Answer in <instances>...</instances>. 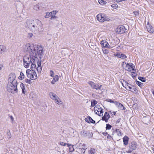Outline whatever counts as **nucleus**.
Wrapping results in <instances>:
<instances>
[{
  "label": "nucleus",
  "instance_id": "f257e3e1",
  "mask_svg": "<svg viewBox=\"0 0 154 154\" xmlns=\"http://www.w3.org/2000/svg\"><path fill=\"white\" fill-rule=\"evenodd\" d=\"M23 50L29 53V54L26 55L23 57V64L24 67L28 68L31 65L32 69H35L36 66L35 63L36 62L34 60L38 57L41 59L43 57V48L40 45L28 43L24 46Z\"/></svg>",
  "mask_w": 154,
  "mask_h": 154
},
{
  "label": "nucleus",
  "instance_id": "f03ea898",
  "mask_svg": "<svg viewBox=\"0 0 154 154\" xmlns=\"http://www.w3.org/2000/svg\"><path fill=\"white\" fill-rule=\"evenodd\" d=\"M26 24L28 28L35 34H38L43 30L42 24L41 21L38 20H28Z\"/></svg>",
  "mask_w": 154,
  "mask_h": 154
},
{
  "label": "nucleus",
  "instance_id": "7ed1b4c3",
  "mask_svg": "<svg viewBox=\"0 0 154 154\" xmlns=\"http://www.w3.org/2000/svg\"><path fill=\"white\" fill-rule=\"evenodd\" d=\"M17 83L8 82L7 87V90L9 93L12 94L16 93L17 92Z\"/></svg>",
  "mask_w": 154,
  "mask_h": 154
},
{
  "label": "nucleus",
  "instance_id": "20e7f679",
  "mask_svg": "<svg viewBox=\"0 0 154 154\" xmlns=\"http://www.w3.org/2000/svg\"><path fill=\"white\" fill-rule=\"evenodd\" d=\"M122 84L123 86L125 87L127 90L130 91L135 94H137V90L135 87L126 81H123Z\"/></svg>",
  "mask_w": 154,
  "mask_h": 154
},
{
  "label": "nucleus",
  "instance_id": "39448f33",
  "mask_svg": "<svg viewBox=\"0 0 154 154\" xmlns=\"http://www.w3.org/2000/svg\"><path fill=\"white\" fill-rule=\"evenodd\" d=\"M31 70L28 69L26 71L27 76L32 80H34L37 78V76L35 72L34 69Z\"/></svg>",
  "mask_w": 154,
  "mask_h": 154
},
{
  "label": "nucleus",
  "instance_id": "423d86ee",
  "mask_svg": "<svg viewBox=\"0 0 154 154\" xmlns=\"http://www.w3.org/2000/svg\"><path fill=\"white\" fill-rule=\"evenodd\" d=\"M49 95L51 99L54 100L56 103L59 105H60L62 104V101L60 100L58 96L54 93L51 92L49 93Z\"/></svg>",
  "mask_w": 154,
  "mask_h": 154
},
{
  "label": "nucleus",
  "instance_id": "0eeeda50",
  "mask_svg": "<svg viewBox=\"0 0 154 154\" xmlns=\"http://www.w3.org/2000/svg\"><path fill=\"white\" fill-rule=\"evenodd\" d=\"M97 20L101 22H103L105 21H108L109 18L104 14H100L97 16Z\"/></svg>",
  "mask_w": 154,
  "mask_h": 154
},
{
  "label": "nucleus",
  "instance_id": "6e6552de",
  "mask_svg": "<svg viewBox=\"0 0 154 154\" xmlns=\"http://www.w3.org/2000/svg\"><path fill=\"white\" fill-rule=\"evenodd\" d=\"M88 84L91 86L92 89L96 90H100L102 87V85L100 84L95 83L92 81H89L88 82Z\"/></svg>",
  "mask_w": 154,
  "mask_h": 154
},
{
  "label": "nucleus",
  "instance_id": "1a4fd4ad",
  "mask_svg": "<svg viewBox=\"0 0 154 154\" xmlns=\"http://www.w3.org/2000/svg\"><path fill=\"white\" fill-rule=\"evenodd\" d=\"M94 111L95 113L98 115L100 116L103 115V111L101 107H100L98 105H97L94 107Z\"/></svg>",
  "mask_w": 154,
  "mask_h": 154
},
{
  "label": "nucleus",
  "instance_id": "9d476101",
  "mask_svg": "<svg viewBox=\"0 0 154 154\" xmlns=\"http://www.w3.org/2000/svg\"><path fill=\"white\" fill-rule=\"evenodd\" d=\"M137 147V145L136 143L134 141H132L129 144V149L126 152L128 153H131L134 150H135Z\"/></svg>",
  "mask_w": 154,
  "mask_h": 154
},
{
  "label": "nucleus",
  "instance_id": "9b49d317",
  "mask_svg": "<svg viewBox=\"0 0 154 154\" xmlns=\"http://www.w3.org/2000/svg\"><path fill=\"white\" fill-rule=\"evenodd\" d=\"M38 58V57L37 58H35V60H35L36 62V63H35L36 66V68L35 69H36L38 72H40L42 70L41 63V61L39 60Z\"/></svg>",
  "mask_w": 154,
  "mask_h": 154
},
{
  "label": "nucleus",
  "instance_id": "f8f14e48",
  "mask_svg": "<svg viewBox=\"0 0 154 154\" xmlns=\"http://www.w3.org/2000/svg\"><path fill=\"white\" fill-rule=\"evenodd\" d=\"M16 75L14 73H11L9 74L8 76V82L14 83V82L17 83L16 80L15 79Z\"/></svg>",
  "mask_w": 154,
  "mask_h": 154
},
{
  "label": "nucleus",
  "instance_id": "ddd939ff",
  "mask_svg": "<svg viewBox=\"0 0 154 154\" xmlns=\"http://www.w3.org/2000/svg\"><path fill=\"white\" fill-rule=\"evenodd\" d=\"M116 32L119 34H122L125 32L126 29L125 27L122 25L119 26L116 29Z\"/></svg>",
  "mask_w": 154,
  "mask_h": 154
},
{
  "label": "nucleus",
  "instance_id": "4468645a",
  "mask_svg": "<svg viewBox=\"0 0 154 154\" xmlns=\"http://www.w3.org/2000/svg\"><path fill=\"white\" fill-rule=\"evenodd\" d=\"M126 69L129 71H133L134 68L133 64L132 63H127L126 66Z\"/></svg>",
  "mask_w": 154,
  "mask_h": 154
},
{
  "label": "nucleus",
  "instance_id": "2eb2a0df",
  "mask_svg": "<svg viewBox=\"0 0 154 154\" xmlns=\"http://www.w3.org/2000/svg\"><path fill=\"white\" fill-rule=\"evenodd\" d=\"M100 44L102 47H103L106 48H112V47L109 46L108 42L105 40H102L101 41Z\"/></svg>",
  "mask_w": 154,
  "mask_h": 154
},
{
  "label": "nucleus",
  "instance_id": "dca6fc26",
  "mask_svg": "<svg viewBox=\"0 0 154 154\" xmlns=\"http://www.w3.org/2000/svg\"><path fill=\"white\" fill-rule=\"evenodd\" d=\"M109 117L110 116L109 113L107 112H105L104 116L102 117V120L105 121L106 122H108V120L109 118Z\"/></svg>",
  "mask_w": 154,
  "mask_h": 154
},
{
  "label": "nucleus",
  "instance_id": "f3484780",
  "mask_svg": "<svg viewBox=\"0 0 154 154\" xmlns=\"http://www.w3.org/2000/svg\"><path fill=\"white\" fill-rule=\"evenodd\" d=\"M115 56H116L118 58H120L122 59H124L127 58V56L124 54L118 53L114 54Z\"/></svg>",
  "mask_w": 154,
  "mask_h": 154
},
{
  "label": "nucleus",
  "instance_id": "a211bd4d",
  "mask_svg": "<svg viewBox=\"0 0 154 154\" xmlns=\"http://www.w3.org/2000/svg\"><path fill=\"white\" fill-rule=\"evenodd\" d=\"M53 77V79H51V83L54 85L55 84V83L58 81L59 80V77L57 75H56L54 76Z\"/></svg>",
  "mask_w": 154,
  "mask_h": 154
},
{
  "label": "nucleus",
  "instance_id": "6ab92c4d",
  "mask_svg": "<svg viewBox=\"0 0 154 154\" xmlns=\"http://www.w3.org/2000/svg\"><path fill=\"white\" fill-rule=\"evenodd\" d=\"M117 107L119 109L122 110H124L125 109V107L122 104L119 103L116 101V103L115 104Z\"/></svg>",
  "mask_w": 154,
  "mask_h": 154
},
{
  "label": "nucleus",
  "instance_id": "aec40b11",
  "mask_svg": "<svg viewBox=\"0 0 154 154\" xmlns=\"http://www.w3.org/2000/svg\"><path fill=\"white\" fill-rule=\"evenodd\" d=\"M146 27L148 32H154V29L149 24H147Z\"/></svg>",
  "mask_w": 154,
  "mask_h": 154
},
{
  "label": "nucleus",
  "instance_id": "412c9836",
  "mask_svg": "<svg viewBox=\"0 0 154 154\" xmlns=\"http://www.w3.org/2000/svg\"><path fill=\"white\" fill-rule=\"evenodd\" d=\"M129 138L127 136H125L123 138L124 144L125 145H127L128 144Z\"/></svg>",
  "mask_w": 154,
  "mask_h": 154
},
{
  "label": "nucleus",
  "instance_id": "4be33fe9",
  "mask_svg": "<svg viewBox=\"0 0 154 154\" xmlns=\"http://www.w3.org/2000/svg\"><path fill=\"white\" fill-rule=\"evenodd\" d=\"M85 121L89 123L94 124L95 123V121L94 120L90 117H88L85 119Z\"/></svg>",
  "mask_w": 154,
  "mask_h": 154
},
{
  "label": "nucleus",
  "instance_id": "5701e85b",
  "mask_svg": "<svg viewBox=\"0 0 154 154\" xmlns=\"http://www.w3.org/2000/svg\"><path fill=\"white\" fill-rule=\"evenodd\" d=\"M20 86L21 88L22 89V92L24 94H25L26 91V89H25L24 85L23 84V83H21Z\"/></svg>",
  "mask_w": 154,
  "mask_h": 154
},
{
  "label": "nucleus",
  "instance_id": "b1692460",
  "mask_svg": "<svg viewBox=\"0 0 154 154\" xmlns=\"http://www.w3.org/2000/svg\"><path fill=\"white\" fill-rule=\"evenodd\" d=\"M6 48L3 45H0V54H2L5 52Z\"/></svg>",
  "mask_w": 154,
  "mask_h": 154
},
{
  "label": "nucleus",
  "instance_id": "393cba45",
  "mask_svg": "<svg viewBox=\"0 0 154 154\" xmlns=\"http://www.w3.org/2000/svg\"><path fill=\"white\" fill-rule=\"evenodd\" d=\"M68 146L69 147V150L70 152H72L74 151V149L73 147V145L69 144L68 143L67 144Z\"/></svg>",
  "mask_w": 154,
  "mask_h": 154
},
{
  "label": "nucleus",
  "instance_id": "a878e982",
  "mask_svg": "<svg viewBox=\"0 0 154 154\" xmlns=\"http://www.w3.org/2000/svg\"><path fill=\"white\" fill-rule=\"evenodd\" d=\"M97 150L94 149H91L89 151V154H95L96 153Z\"/></svg>",
  "mask_w": 154,
  "mask_h": 154
},
{
  "label": "nucleus",
  "instance_id": "bb28decb",
  "mask_svg": "<svg viewBox=\"0 0 154 154\" xmlns=\"http://www.w3.org/2000/svg\"><path fill=\"white\" fill-rule=\"evenodd\" d=\"M33 9L34 10L36 11H38L39 9V5L38 4L35 5L33 7Z\"/></svg>",
  "mask_w": 154,
  "mask_h": 154
},
{
  "label": "nucleus",
  "instance_id": "cd10ccee",
  "mask_svg": "<svg viewBox=\"0 0 154 154\" xmlns=\"http://www.w3.org/2000/svg\"><path fill=\"white\" fill-rule=\"evenodd\" d=\"M97 102L95 100H93L91 101V106L93 107L97 104Z\"/></svg>",
  "mask_w": 154,
  "mask_h": 154
},
{
  "label": "nucleus",
  "instance_id": "c85d7f7f",
  "mask_svg": "<svg viewBox=\"0 0 154 154\" xmlns=\"http://www.w3.org/2000/svg\"><path fill=\"white\" fill-rule=\"evenodd\" d=\"M99 3L101 5H103L106 4V2L103 0H98Z\"/></svg>",
  "mask_w": 154,
  "mask_h": 154
},
{
  "label": "nucleus",
  "instance_id": "c756f323",
  "mask_svg": "<svg viewBox=\"0 0 154 154\" xmlns=\"http://www.w3.org/2000/svg\"><path fill=\"white\" fill-rule=\"evenodd\" d=\"M115 132L116 133L117 135L119 136H121V132L119 129H116Z\"/></svg>",
  "mask_w": 154,
  "mask_h": 154
},
{
  "label": "nucleus",
  "instance_id": "7c9ffc66",
  "mask_svg": "<svg viewBox=\"0 0 154 154\" xmlns=\"http://www.w3.org/2000/svg\"><path fill=\"white\" fill-rule=\"evenodd\" d=\"M24 78V74L22 72H21L20 74V75L19 77V79H20L22 80Z\"/></svg>",
  "mask_w": 154,
  "mask_h": 154
},
{
  "label": "nucleus",
  "instance_id": "2f4dec72",
  "mask_svg": "<svg viewBox=\"0 0 154 154\" xmlns=\"http://www.w3.org/2000/svg\"><path fill=\"white\" fill-rule=\"evenodd\" d=\"M111 7L113 9H117L118 8V5L116 4H114L111 5Z\"/></svg>",
  "mask_w": 154,
  "mask_h": 154
},
{
  "label": "nucleus",
  "instance_id": "473e14b6",
  "mask_svg": "<svg viewBox=\"0 0 154 154\" xmlns=\"http://www.w3.org/2000/svg\"><path fill=\"white\" fill-rule=\"evenodd\" d=\"M138 79L139 80H140L142 82H145L146 81V79L145 78L142 77H139Z\"/></svg>",
  "mask_w": 154,
  "mask_h": 154
},
{
  "label": "nucleus",
  "instance_id": "72a5a7b5",
  "mask_svg": "<svg viewBox=\"0 0 154 154\" xmlns=\"http://www.w3.org/2000/svg\"><path fill=\"white\" fill-rule=\"evenodd\" d=\"M107 101L111 103H114L115 104L116 103V101H113L111 99H107Z\"/></svg>",
  "mask_w": 154,
  "mask_h": 154
},
{
  "label": "nucleus",
  "instance_id": "f704fd0d",
  "mask_svg": "<svg viewBox=\"0 0 154 154\" xmlns=\"http://www.w3.org/2000/svg\"><path fill=\"white\" fill-rule=\"evenodd\" d=\"M111 127H112V126L110 125H109V124H106V130H107V129L109 130L111 129Z\"/></svg>",
  "mask_w": 154,
  "mask_h": 154
},
{
  "label": "nucleus",
  "instance_id": "c9c22d12",
  "mask_svg": "<svg viewBox=\"0 0 154 154\" xmlns=\"http://www.w3.org/2000/svg\"><path fill=\"white\" fill-rule=\"evenodd\" d=\"M103 51L105 54H107L109 53V51L106 49H103Z\"/></svg>",
  "mask_w": 154,
  "mask_h": 154
},
{
  "label": "nucleus",
  "instance_id": "e433bc0d",
  "mask_svg": "<svg viewBox=\"0 0 154 154\" xmlns=\"http://www.w3.org/2000/svg\"><path fill=\"white\" fill-rule=\"evenodd\" d=\"M50 75L52 77L54 76V72L52 70H50Z\"/></svg>",
  "mask_w": 154,
  "mask_h": 154
},
{
  "label": "nucleus",
  "instance_id": "4c0bfd02",
  "mask_svg": "<svg viewBox=\"0 0 154 154\" xmlns=\"http://www.w3.org/2000/svg\"><path fill=\"white\" fill-rule=\"evenodd\" d=\"M133 13H134V14L136 16H138L139 15V12L138 11H135L134 12H133Z\"/></svg>",
  "mask_w": 154,
  "mask_h": 154
},
{
  "label": "nucleus",
  "instance_id": "58836bf2",
  "mask_svg": "<svg viewBox=\"0 0 154 154\" xmlns=\"http://www.w3.org/2000/svg\"><path fill=\"white\" fill-rule=\"evenodd\" d=\"M33 34L32 33H29L28 35L27 36L29 38H31L33 36Z\"/></svg>",
  "mask_w": 154,
  "mask_h": 154
},
{
  "label": "nucleus",
  "instance_id": "ea45409f",
  "mask_svg": "<svg viewBox=\"0 0 154 154\" xmlns=\"http://www.w3.org/2000/svg\"><path fill=\"white\" fill-rule=\"evenodd\" d=\"M57 13V11H52V12H51L50 13H48L49 14H53L54 15H55Z\"/></svg>",
  "mask_w": 154,
  "mask_h": 154
},
{
  "label": "nucleus",
  "instance_id": "a19ab883",
  "mask_svg": "<svg viewBox=\"0 0 154 154\" xmlns=\"http://www.w3.org/2000/svg\"><path fill=\"white\" fill-rule=\"evenodd\" d=\"M136 83L139 86H140V85H141L142 84L140 82L137 81H136Z\"/></svg>",
  "mask_w": 154,
  "mask_h": 154
},
{
  "label": "nucleus",
  "instance_id": "79ce46f5",
  "mask_svg": "<svg viewBox=\"0 0 154 154\" xmlns=\"http://www.w3.org/2000/svg\"><path fill=\"white\" fill-rule=\"evenodd\" d=\"M59 144L60 145L63 146H66V143H64L63 142H60V143Z\"/></svg>",
  "mask_w": 154,
  "mask_h": 154
},
{
  "label": "nucleus",
  "instance_id": "37998d69",
  "mask_svg": "<svg viewBox=\"0 0 154 154\" xmlns=\"http://www.w3.org/2000/svg\"><path fill=\"white\" fill-rule=\"evenodd\" d=\"M25 82L26 83H28L30 84L31 83V81L29 79H26L25 80Z\"/></svg>",
  "mask_w": 154,
  "mask_h": 154
},
{
  "label": "nucleus",
  "instance_id": "c03bdc74",
  "mask_svg": "<svg viewBox=\"0 0 154 154\" xmlns=\"http://www.w3.org/2000/svg\"><path fill=\"white\" fill-rule=\"evenodd\" d=\"M50 15H51V19H54V18H56V17H55V15L54 14H50Z\"/></svg>",
  "mask_w": 154,
  "mask_h": 154
},
{
  "label": "nucleus",
  "instance_id": "a18cd8bd",
  "mask_svg": "<svg viewBox=\"0 0 154 154\" xmlns=\"http://www.w3.org/2000/svg\"><path fill=\"white\" fill-rule=\"evenodd\" d=\"M107 138L111 140L112 139V137L111 135L108 134L107 136Z\"/></svg>",
  "mask_w": 154,
  "mask_h": 154
},
{
  "label": "nucleus",
  "instance_id": "49530a36",
  "mask_svg": "<svg viewBox=\"0 0 154 154\" xmlns=\"http://www.w3.org/2000/svg\"><path fill=\"white\" fill-rule=\"evenodd\" d=\"M116 2H120L122 1H124V0H115Z\"/></svg>",
  "mask_w": 154,
  "mask_h": 154
},
{
  "label": "nucleus",
  "instance_id": "de8ad7c7",
  "mask_svg": "<svg viewBox=\"0 0 154 154\" xmlns=\"http://www.w3.org/2000/svg\"><path fill=\"white\" fill-rule=\"evenodd\" d=\"M82 152H83V153H84L85 152V149L84 148H82Z\"/></svg>",
  "mask_w": 154,
  "mask_h": 154
},
{
  "label": "nucleus",
  "instance_id": "09e8293b",
  "mask_svg": "<svg viewBox=\"0 0 154 154\" xmlns=\"http://www.w3.org/2000/svg\"><path fill=\"white\" fill-rule=\"evenodd\" d=\"M10 118L11 119V120L12 121V122H13L14 121V118L12 116H10Z\"/></svg>",
  "mask_w": 154,
  "mask_h": 154
},
{
  "label": "nucleus",
  "instance_id": "8fccbe9b",
  "mask_svg": "<svg viewBox=\"0 0 154 154\" xmlns=\"http://www.w3.org/2000/svg\"><path fill=\"white\" fill-rule=\"evenodd\" d=\"M10 134V131H9V130H8V132H7V134L8 135H9Z\"/></svg>",
  "mask_w": 154,
  "mask_h": 154
},
{
  "label": "nucleus",
  "instance_id": "3c124183",
  "mask_svg": "<svg viewBox=\"0 0 154 154\" xmlns=\"http://www.w3.org/2000/svg\"><path fill=\"white\" fill-rule=\"evenodd\" d=\"M103 134L105 136H106L107 134V133L104 132L103 133Z\"/></svg>",
  "mask_w": 154,
  "mask_h": 154
},
{
  "label": "nucleus",
  "instance_id": "603ef678",
  "mask_svg": "<svg viewBox=\"0 0 154 154\" xmlns=\"http://www.w3.org/2000/svg\"><path fill=\"white\" fill-rule=\"evenodd\" d=\"M3 66L2 64H0V70L2 69Z\"/></svg>",
  "mask_w": 154,
  "mask_h": 154
},
{
  "label": "nucleus",
  "instance_id": "864d4df0",
  "mask_svg": "<svg viewBox=\"0 0 154 154\" xmlns=\"http://www.w3.org/2000/svg\"><path fill=\"white\" fill-rule=\"evenodd\" d=\"M83 135L84 136H85L86 134V133H85V132H84V131L83 132Z\"/></svg>",
  "mask_w": 154,
  "mask_h": 154
},
{
  "label": "nucleus",
  "instance_id": "5fc2aeb1",
  "mask_svg": "<svg viewBox=\"0 0 154 154\" xmlns=\"http://www.w3.org/2000/svg\"><path fill=\"white\" fill-rule=\"evenodd\" d=\"M112 113H111V114H112ZM112 115H114L116 114V112H112Z\"/></svg>",
  "mask_w": 154,
  "mask_h": 154
},
{
  "label": "nucleus",
  "instance_id": "6e6d98bb",
  "mask_svg": "<svg viewBox=\"0 0 154 154\" xmlns=\"http://www.w3.org/2000/svg\"><path fill=\"white\" fill-rule=\"evenodd\" d=\"M48 13H47V14L45 16V18H48L49 17L47 15Z\"/></svg>",
  "mask_w": 154,
  "mask_h": 154
},
{
  "label": "nucleus",
  "instance_id": "4d7b16f0",
  "mask_svg": "<svg viewBox=\"0 0 154 154\" xmlns=\"http://www.w3.org/2000/svg\"><path fill=\"white\" fill-rule=\"evenodd\" d=\"M152 150H153V152H154V146H153Z\"/></svg>",
  "mask_w": 154,
  "mask_h": 154
},
{
  "label": "nucleus",
  "instance_id": "13d9d810",
  "mask_svg": "<svg viewBox=\"0 0 154 154\" xmlns=\"http://www.w3.org/2000/svg\"><path fill=\"white\" fill-rule=\"evenodd\" d=\"M125 63V64H126V63H125V62H123V63Z\"/></svg>",
  "mask_w": 154,
  "mask_h": 154
}]
</instances>
